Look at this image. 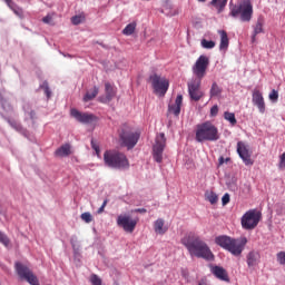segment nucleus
I'll return each instance as SVG.
<instances>
[{"mask_svg":"<svg viewBox=\"0 0 285 285\" xmlns=\"http://www.w3.org/2000/svg\"><path fill=\"white\" fill-rule=\"evenodd\" d=\"M181 244L187 248L190 257H197L206 262H215V254H213V250H210V247L202 237L189 234L181 239Z\"/></svg>","mask_w":285,"mask_h":285,"instance_id":"nucleus-1","label":"nucleus"},{"mask_svg":"<svg viewBox=\"0 0 285 285\" xmlns=\"http://www.w3.org/2000/svg\"><path fill=\"white\" fill-rule=\"evenodd\" d=\"M181 244L187 248L190 257H197L206 262H215V254H213V250H210V247L202 237L189 234L181 239Z\"/></svg>","mask_w":285,"mask_h":285,"instance_id":"nucleus-2","label":"nucleus"},{"mask_svg":"<svg viewBox=\"0 0 285 285\" xmlns=\"http://www.w3.org/2000/svg\"><path fill=\"white\" fill-rule=\"evenodd\" d=\"M246 238H242L240 240L235 239L227 235H220L215 237V244L219 246L220 248H224V250H227L235 257H239L242 253H244V247L247 244Z\"/></svg>","mask_w":285,"mask_h":285,"instance_id":"nucleus-3","label":"nucleus"},{"mask_svg":"<svg viewBox=\"0 0 285 285\" xmlns=\"http://www.w3.org/2000/svg\"><path fill=\"white\" fill-rule=\"evenodd\" d=\"M196 141L198 144H203V141H219V129L210 121L197 125Z\"/></svg>","mask_w":285,"mask_h":285,"instance_id":"nucleus-4","label":"nucleus"},{"mask_svg":"<svg viewBox=\"0 0 285 285\" xmlns=\"http://www.w3.org/2000/svg\"><path fill=\"white\" fill-rule=\"evenodd\" d=\"M121 146H125L127 150H132L139 144L141 134L132 130L127 124L122 125L118 131Z\"/></svg>","mask_w":285,"mask_h":285,"instance_id":"nucleus-5","label":"nucleus"},{"mask_svg":"<svg viewBox=\"0 0 285 285\" xmlns=\"http://www.w3.org/2000/svg\"><path fill=\"white\" fill-rule=\"evenodd\" d=\"M105 166L119 170L121 168H128V158L126 155L119 151H105L104 154Z\"/></svg>","mask_w":285,"mask_h":285,"instance_id":"nucleus-6","label":"nucleus"},{"mask_svg":"<svg viewBox=\"0 0 285 285\" xmlns=\"http://www.w3.org/2000/svg\"><path fill=\"white\" fill-rule=\"evenodd\" d=\"M229 14L230 17H234V19L240 17V21H243L244 23H248V21L253 19V4H250V2L235 4L230 8Z\"/></svg>","mask_w":285,"mask_h":285,"instance_id":"nucleus-7","label":"nucleus"},{"mask_svg":"<svg viewBox=\"0 0 285 285\" xmlns=\"http://www.w3.org/2000/svg\"><path fill=\"white\" fill-rule=\"evenodd\" d=\"M259 222H262V212L257 209L247 210L240 218L242 228H244V230H255Z\"/></svg>","mask_w":285,"mask_h":285,"instance_id":"nucleus-8","label":"nucleus"},{"mask_svg":"<svg viewBox=\"0 0 285 285\" xmlns=\"http://www.w3.org/2000/svg\"><path fill=\"white\" fill-rule=\"evenodd\" d=\"M149 79L156 95H160V97H164L166 92H168V88H170V82L168 81V79L161 78V76L157 73L151 75Z\"/></svg>","mask_w":285,"mask_h":285,"instance_id":"nucleus-9","label":"nucleus"},{"mask_svg":"<svg viewBox=\"0 0 285 285\" xmlns=\"http://www.w3.org/2000/svg\"><path fill=\"white\" fill-rule=\"evenodd\" d=\"M166 149V135L160 132L156 137V144L153 146V157L156 164L164 161V150Z\"/></svg>","mask_w":285,"mask_h":285,"instance_id":"nucleus-10","label":"nucleus"},{"mask_svg":"<svg viewBox=\"0 0 285 285\" xmlns=\"http://www.w3.org/2000/svg\"><path fill=\"white\" fill-rule=\"evenodd\" d=\"M208 66H210V59L207 56H199L193 66V73L196 79L203 80L206 77V70H208Z\"/></svg>","mask_w":285,"mask_h":285,"instance_id":"nucleus-11","label":"nucleus"},{"mask_svg":"<svg viewBox=\"0 0 285 285\" xmlns=\"http://www.w3.org/2000/svg\"><path fill=\"white\" fill-rule=\"evenodd\" d=\"M70 115L73 119H76V121H78V124H83L86 126L97 121V116H95V114L82 112L75 108L70 110Z\"/></svg>","mask_w":285,"mask_h":285,"instance_id":"nucleus-12","label":"nucleus"},{"mask_svg":"<svg viewBox=\"0 0 285 285\" xmlns=\"http://www.w3.org/2000/svg\"><path fill=\"white\" fill-rule=\"evenodd\" d=\"M187 87H188V95L191 101H199V99L204 97V94L202 92V90H199V88H202V79L199 78L191 79L187 83Z\"/></svg>","mask_w":285,"mask_h":285,"instance_id":"nucleus-13","label":"nucleus"},{"mask_svg":"<svg viewBox=\"0 0 285 285\" xmlns=\"http://www.w3.org/2000/svg\"><path fill=\"white\" fill-rule=\"evenodd\" d=\"M117 224L120 228H124L126 233H132L137 227V220L131 219L130 216L119 215L117 217Z\"/></svg>","mask_w":285,"mask_h":285,"instance_id":"nucleus-14","label":"nucleus"},{"mask_svg":"<svg viewBox=\"0 0 285 285\" xmlns=\"http://www.w3.org/2000/svg\"><path fill=\"white\" fill-rule=\"evenodd\" d=\"M237 155L240 157L245 166H253V159H250V153L244 141L237 142Z\"/></svg>","mask_w":285,"mask_h":285,"instance_id":"nucleus-15","label":"nucleus"},{"mask_svg":"<svg viewBox=\"0 0 285 285\" xmlns=\"http://www.w3.org/2000/svg\"><path fill=\"white\" fill-rule=\"evenodd\" d=\"M252 104L258 108V112L261 115H264L266 112V102L264 101V96L262 95V91L254 90L252 95Z\"/></svg>","mask_w":285,"mask_h":285,"instance_id":"nucleus-16","label":"nucleus"},{"mask_svg":"<svg viewBox=\"0 0 285 285\" xmlns=\"http://www.w3.org/2000/svg\"><path fill=\"white\" fill-rule=\"evenodd\" d=\"M210 273L216 277V279H219L220 282H230V277H228V272L226 268L218 266V265H210Z\"/></svg>","mask_w":285,"mask_h":285,"instance_id":"nucleus-17","label":"nucleus"},{"mask_svg":"<svg viewBox=\"0 0 285 285\" xmlns=\"http://www.w3.org/2000/svg\"><path fill=\"white\" fill-rule=\"evenodd\" d=\"M14 271L19 279H22V281L32 273V269H30V267L26 265V263H21V262L14 263Z\"/></svg>","mask_w":285,"mask_h":285,"instance_id":"nucleus-18","label":"nucleus"},{"mask_svg":"<svg viewBox=\"0 0 285 285\" xmlns=\"http://www.w3.org/2000/svg\"><path fill=\"white\" fill-rule=\"evenodd\" d=\"M105 98H100L102 104H109L115 97H117V88H115L110 82L105 83Z\"/></svg>","mask_w":285,"mask_h":285,"instance_id":"nucleus-19","label":"nucleus"},{"mask_svg":"<svg viewBox=\"0 0 285 285\" xmlns=\"http://www.w3.org/2000/svg\"><path fill=\"white\" fill-rule=\"evenodd\" d=\"M184 102V96L178 95L176 97L175 104L168 105V112L175 115V117H179L181 112V104Z\"/></svg>","mask_w":285,"mask_h":285,"instance_id":"nucleus-20","label":"nucleus"},{"mask_svg":"<svg viewBox=\"0 0 285 285\" xmlns=\"http://www.w3.org/2000/svg\"><path fill=\"white\" fill-rule=\"evenodd\" d=\"M247 266L248 268H253L259 264V259H262V256L259 255V252L252 250L247 254Z\"/></svg>","mask_w":285,"mask_h":285,"instance_id":"nucleus-21","label":"nucleus"},{"mask_svg":"<svg viewBox=\"0 0 285 285\" xmlns=\"http://www.w3.org/2000/svg\"><path fill=\"white\" fill-rule=\"evenodd\" d=\"M264 32V17H258L256 24L254 26V31L252 35V43H255L257 35Z\"/></svg>","mask_w":285,"mask_h":285,"instance_id":"nucleus-22","label":"nucleus"},{"mask_svg":"<svg viewBox=\"0 0 285 285\" xmlns=\"http://www.w3.org/2000/svg\"><path fill=\"white\" fill-rule=\"evenodd\" d=\"M6 121H8L9 126H11V128H13V130H16L17 132H20V135H23V137H28V130H26V128H23V126H21V122L14 120V119H9V118H4Z\"/></svg>","mask_w":285,"mask_h":285,"instance_id":"nucleus-23","label":"nucleus"},{"mask_svg":"<svg viewBox=\"0 0 285 285\" xmlns=\"http://www.w3.org/2000/svg\"><path fill=\"white\" fill-rule=\"evenodd\" d=\"M4 3H7L8 8H10V10H12V12L19 17V19H23V9H21V7L17 6V3H14V1L12 0H3Z\"/></svg>","mask_w":285,"mask_h":285,"instance_id":"nucleus-24","label":"nucleus"},{"mask_svg":"<svg viewBox=\"0 0 285 285\" xmlns=\"http://www.w3.org/2000/svg\"><path fill=\"white\" fill-rule=\"evenodd\" d=\"M22 108L24 111V121H28V119H30L31 121H35V119H37V112L32 110V107L30 106V104H24Z\"/></svg>","mask_w":285,"mask_h":285,"instance_id":"nucleus-25","label":"nucleus"},{"mask_svg":"<svg viewBox=\"0 0 285 285\" xmlns=\"http://www.w3.org/2000/svg\"><path fill=\"white\" fill-rule=\"evenodd\" d=\"M218 35H220L219 50H228V33L225 30H218Z\"/></svg>","mask_w":285,"mask_h":285,"instance_id":"nucleus-26","label":"nucleus"},{"mask_svg":"<svg viewBox=\"0 0 285 285\" xmlns=\"http://www.w3.org/2000/svg\"><path fill=\"white\" fill-rule=\"evenodd\" d=\"M56 157H68L70 155V145L65 144L55 151Z\"/></svg>","mask_w":285,"mask_h":285,"instance_id":"nucleus-27","label":"nucleus"},{"mask_svg":"<svg viewBox=\"0 0 285 285\" xmlns=\"http://www.w3.org/2000/svg\"><path fill=\"white\" fill-rule=\"evenodd\" d=\"M223 89L217 85V82H213L210 90H209V97L210 99H215V97H222Z\"/></svg>","mask_w":285,"mask_h":285,"instance_id":"nucleus-28","label":"nucleus"},{"mask_svg":"<svg viewBox=\"0 0 285 285\" xmlns=\"http://www.w3.org/2000/svg\"><path fill=\"white\" fill-rule=\"evenodd\" d=\"M164 224L165 222L163 218H158L157 220H155L154 229H155V233H157V235H164L166 230H168L167 228H164Z\"/></svg>","mask_w":285,"mask_h":285,"instance_id":"nucleus-29","label":"nucleus"},{"mask_svg":"<svg viewBox=\"0 0 285 285\" xmlns=\"http://www.w3.org/2000/svg\"><path fill=\"white\" fill-rule=\"evenodd\" d=\"M98 95H99V87L95 86L92 90H89L86 92V95L83 96V101L85 102L92 101V99H95V97H97Z\"/></svg>","mask_w":285,"mask_h":285,"instance_id":"nucleus-30","label":"nucleus"},{"mask_svg":"<svg viewBox=\"0 0 285 285\" xmlns=\"http://www.w3.org/2000/svg\"><path fill=\"white\" fill-rule=\"evenodd\" d=\"M137 29V23L131 22L125 27V30H122V35L126 37H130V35L135 33V30Z\"/></svg>","mask_w":285,"mask_h":285,"instance_id":"nucleus-31","label":"nucleus"},{"mask_svg":"<svg viewBox=\"0 0 285 285\" xmlns=\"http://www.w3.org/2000/svg\"><path fill=\"white\" fill-rule=\"evenodd\" d=\"M224 119L230 124V126H236L237 125V118H235L234 112L225 111L224 112Z\"/></svg>","mask_w":285,"mask_h":285,"instance_id":"nucleus-32","label":"nucleus"},{"mask_svg":"<svg viewBox=\"0 0 285 285\" xmlns=\"http://www.w3.org/2000/svg\"><path fill=\"white\" fill-rule=\"evenodd\" d=\"M23 281L28 282L30 285H40L39 278L37 277V275H35L33 272H31Z\"/></svg>","mask_w":285,"mask_h":285,"instance_id":"nucleus-33","label":"nucleus"},{"mask_svg":"<svg viewBox=\"0 0 285 285\" xmlns=\"http://www.w3.org/2000/svg\"><path fill=\"white\" fill-rule=\"evenodd\" d=\"M202 48H204L205 50H213V48H215V41L213 40H206L203 39L200 41Z\"/></svg>","mask_w":285,"mask_h":285,"instance_id":"nucleus-34","label":"nucleus"},{"mask_svg":"<svg viewBox=\"0 0 285 285\" xmlns=\"http://www.w3.org/2000/svg\"><path fill=\"white\" fill-rule=\"evenodd\" d=\"M210 3L215 8H218V10H224V8H226V3H228V0H212Z\"/></svg>","mask_w":285,"mask_h":285,"instance_id":"nucleus-35","label":"nucleus"},{"mask_svg":"<svg viewBox=\"0 0 285 285\" xmlns=\"http://www.w3.org/2000/svg\"><path fill=\"white\" fill-rule=\"evenodd\" d=\"M40 88H41V90L45 91V95H46L47 99H50V96L52 95V91H50V86L48 85V81L45 80L40 85Z\"/></svg>","mask_w":285,"mask_h":285,"instance_id":"nucleus-36","label":"nucleus"},{"mask_svg":"<svg viewBox=\"0 0 285 285\" xmlns=\"http://www.w3.org/2000/svg\"><path fill=\"white\" fill-rule=\"evenodd\" d=\"M206 198H207V202H209V204L212 205H215L219 199L215 191H210L209 194H207Z\"/></svg>","mask_w":285,"mask_h":285,"instance_id":"nucleus-37","label":"nucleus"},{"mask_svg":"<svg viewBox=\"0 0 285 285\" xmlns=\"http://www.w3.org/2000/svg\"><path fill=\"white\" fill-rule=\"evenodd\" d=\"M80 219L86 222V224H90V222H92V214H90V212H85L80 215Z\"/></svg>","mask_w":285,"mask_h":285,"instance_id":"nucleus-38","label":"nucleus"},{"mask_svg":"<svg viewBox=\"0 0 285 285\" xmlns=\"http://www.w3.org/2000/svg\"><path fill=\"white\" fill-rule=\"evenodd\" d=\"M269 100H272L273 104H277V100L279 99V92L275 89H273L271 92H269Z\"/></svg>","mask_w":285,"mask_h":285,"instance_id":"nucleus-39","label":"nucleus"},{"mask_svg":"<svg viewBox=\"0 0 285 285\" xmlns=\"http://www.w3.org/2000/svg\"><path fill=\"white\" fill-rule=\"evenodd\" d=\"M1 244H3V246H6V248H12V245L10 244V238H8V236H6L4 234H1Z\"/></svg>","mask_w":285,"mask_h":285,"instance_id":"nucleus-40","label":"nucleus"},{"mask_svg":"<svg viewBox=\"0 0 285 285\" xmlns=\"http://www.w3.org/2000/svg\"><path fill=\"white\" fill-rule=\"evenodd\" d=\"M90 282L92 285H101L102 284L101 278L97 274H92L90 276Z\"/></svg>","mask_w":285,"mask_h":285,"instance_id":"nucleus-41","label":"nucleus"},{"mask_svg":"<svg viewBox=\"0 0 285 285\" xmlns=\"http://www.w3.org/2000/svg\"><path fill=\"white\" fill-rule=\"evenodd\" d=\"M276 259H277L278 264L284 266L285 265V252H278L276 254Z\"/></svg>","mask_w":285,"mask_h":285,"instance_id":"nucleus-42","label":"nucleus"},{"mask_svg":"<svg viewBox=\"0 0 285 285\" xmlns=\"http://www.w3.org/2000/svg\"><path fill=\"white\" fill-rule=\"evenodd\" d=\"M222 204L223 206H227V204H230V194H224V196L222 197Z\"/></svg>","mask_w":285,"mask_h":285,"instance_id":"nucleus-43","label":"nucleus"},{"mask_svg":"<svg viewBox=\"0 0 285 285\" xmlns=\"http://www.w3.org/2000/svg\"><path fill=\"white\" fill-rule=\"evenodd\" d=\"M2 108L7 112H12V105H10V102L8 101H4L3 99H2Z\"/></svg>","mask_w":285,"mask_h":285,"instance_id":"nucleus-44","label":"nucleus"},{"mask_svg":"<svg viewBox=\"0 0 285 285\" xmlns=\"http://www.w3.org/2000/svg\"><path fill=\"white\" fill-rule=\"evenodd\" d=\"M218 114H219V106L214 105V106L210 108V117H217Z\"/></svg>","mask_w":285,"mask_h":285,"instance_id":"nucleus-45","label":"nucleus"},{"mask_svg":"<svg viewBox=\"0 0 285 285\" xmlns=\"http://www.w3.org/2000/svg\"><path fill=\"white\" fill-rule=\"evenodd\" d=\"M70 244L75 250V253H77V244H78V239H77V236H71L70 238Z\"/></svg>","mask_w":285,"mask_h":285,"instance_id":"nucleus-46","label":"nucleus"},{"mask_svg":"<svg viewBox=\"0 0 285 285\" xmlns=\"http://www.w3.org/2000/svg\"><path fill=\"white\" fill-rule=\"evenodd\" d=\"M71 23H72L73 26H79V23H81V16H73V17L71 18Z\"/></svg>","mask_w":285,"mask_h":285,"instance_id":"nucleus-47","label":"nucleus"},{"mask_svg":"<svg viewBox=\"0 0 285 285\" xmlns=\"http://www.w3.org/2000/svg\"><path fill=\"white\" fill-rule=\"evenodd\" d=\"M106 206H108V199H105L102 205L98 208L97 210L98 215H101V213H104V209L106 208Z\"/></svg>","mask_w":285,"mask_h":285,"instance_id":"nucleus-48","label":"nucleus"},{"mask_svg":"<svg viewBox=\"0 0 285 285\" xmlns=\"http://www.w3.org/2000/svg\"><path fill=\"white\" fill-rule=\"evenodd\" d=\"M279 168H285V153L281 155Z\"/></svg>","mask_w":285,"mask_h":285,"instance_id":"nucleus-49","label":"nucleus"},{"mask_svg":"<svg viewBox=\"0 0 285 285\" xmlns=\"http://www.w3.org/2000/svg\"><path fill=\"white\" fill-rule=\"evenodd\" d=\"M91 148L95 150L96 154L99 155L100 150L97 144H95V140H91Z\"/></svg>","mask_w":285,"mask_h":285,"instance_id":"nucleus-50","label":"nucleus"},{"mask_svg":"<svg viewBox=\"0 0 285 285\" xmlns=\"http://www.w3.org/2000/svg\"><path fill=\"white\" fill-rule=\"evenodd\" d=\"M43 23H50V21H52V16L48 14L46 17L42 18Z\"/></svg>","mask_w":285,"mask_h":285,"instance_id":"nucleus-51","label":"nucleus"},{"mask_svg":"<svg viewBox=\"0 0 285 285\" xmlns=\"http://www.w3.org/2000/svg\"><path fill=\"white\" fill-rule=\"evenodd\" d=\"M225 161H230V158H226V159H225L224 156H220L219 159H218L219 166H223V164H224Z\"/></svg>","mask_w":285,"mask_h":285,"instance_id":"nucleus-52","label":"nucleus"},{"mask_svg":"<svg viewBox=\"0 0 285 285\" xmlns=\"http://www.w3.org/2000/svg\"><path fill=\"white\" fill-rule=\"evenodd\" d=\"M134 213L144 214V213H148V210L146 208H136V209H134Z\"/></svg>","mask_w":285,"mask_h":285,"instance_id":"nucleus-53","label":"nucleus"},{"mask_svg":"<svg viewBox=\"0 0 285 285\" xmlns=\"http://www.w3.org/2000/svg\"><path fill=\"white\" fill-rule=\"evenodd\" d=\"M183 277H185V279H188V274L186 272H183Z\"/></svg>","mask_w":285,"mask_h":285,"instance_id":"nucleus-54","label":"nucleus"},{"mask_svg":"<svg viewBox=\"0 0 285 285\" xmlns=\"http://www.w3.org/2000/svg\"><path fill=\"white\" fill-rule=\"evenodd\" d=\"M198 1H200L202 3L206 2V0H198Z\"/></svg>","mask_w":285,"mask_h":285,"instance_id":"nucleus-55","label":"nucleus"},{"mask_svg":"<svg viewBox=\"0 0 285 285\" xmlns=\"http://www.w3.org/2000/svg\"><path fill=\"white\" fill-rule=\"evenodd\" d=\"M198 285H204V284H202V283H198Z\"/></svg>","mask_w":285,"mask_h":285,"instance_id":"nucleus-56","label":"nucleus"}]
</instances>
